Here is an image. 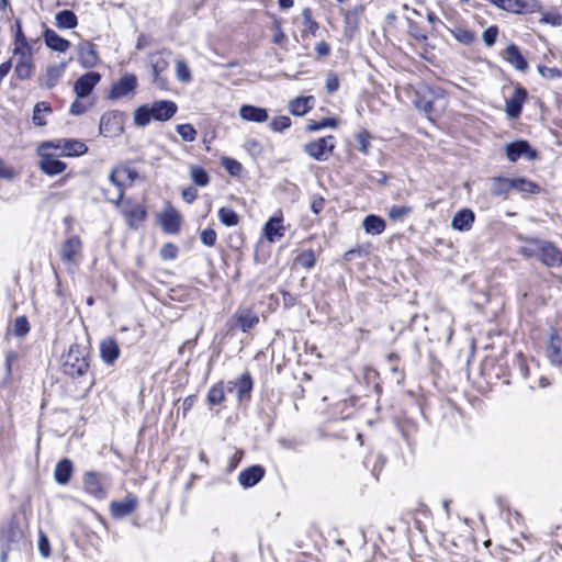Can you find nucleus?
I'll return each mask as SVG.
<instances>
[{
  "label": "nucleus",
  "instance_id": "nucleus-1",
  "mask_svg": "<svg viewBox=\"0 0 562 562\" xmlns=\"http://www.w3.org/2000/svg\"><path fill=\"white\" fill-rule=\"evenodd\" d=\"M63 371L71 378H80L87 374L90 364L88 361V350L78 344L69 347L67 353L63 356Z\"/></svg>",
  "mask_w": 562,
  "mask_h": 562
},
{
  "label": "nucleus",
  "instance_id": "nucleus-2",
  "mask_svg": "<svg viewBox=\"0 0 562 562\" xmlns=\"http://www.w3.org/2000/svg\"><path fill=\"white\" fill-rule=\"evenodd\" d=\"M335 137L331 135L321 137L305 144V153L317 161H326L335 148Z\"/></svg>",
  "mask_w": 562,
  "mask_h": 562
},
{
  "label": "nucleus",
  "instance_id": "nucleus-3",
  "mask_svg": "<svg viewBox=\"0 0 562 562\" xmlns=\"http://www.w3.org/2000/svg\"><path fill=\"white\" fill-rule=\"evenodd\" d=\"M124 178L132 180L131 171L127 169L115 168L110 173L109 180L115 187V193L109 194V189H103V195L106 201L119 204L124 196Z\"/></svg>",
  "mask_w": 562,
  "mask_h": 562
},
{
  "label": "nucleus",
  "instance_id": "nucleus-4",
  "mask_svg": "<svg viewBox=\"0 0 562 562\" xmlns=\"http://www.w3.org/2000/svg\"><path fill=\"white\" fill-rule=\"evenodd\" d=\"M506 157L510 162H516L520 158H525L529 161L537 159L538 153L531 148L527 140L520 139L515 140L506 145L505 148Z\"/></svg>",
  "mask_w": 562,
  "mask_h": 562
},
{
  "label": "nucleus",
  "instance_id": "nucleus-5",
  "mask_svg": "<svg viewBox=\"0 0 562 562\" xmlns=\"http://www.w3.org/2000/svg\"><path fill=\"white\" fill-rule=\"evenodd\" d=\"M170 53L156 52L149 55V64L153 69L154 83L160 89L166 88L167 80L161 76L169 67Z\"/></svg>",
  "mask_w": 562,
  "mask_h": 562
},
{
  "label": "nucleus",
  "instance_id": "nucleus-6",
  "mask_svg": "<svg viewBox=\"0 0 562 562\" xmlns=\"http://www.w3.org/2000/svg\"><path fill=\"white\" fill-rule=\"evenodd\" d=\"M494 5L510 13L535 12L539 8L537 0H496Z\"/></svg>",
  "mask_w": 562,
  "mask_h": 562
},
{
  "label": "nucleus",
  "instance_id": "nucleus-7",
  "mask_svg": "<svg viewBox=\"0 0 562 562\" xmlns=\"http://www.w3.org/2000/svg\"><path fill=\"white\" fill-rule=\"evenodd\" d=\"M538 259L547 267L562 265V251L552 243L541 240Z\"/></svg>",
  "mask_w": 562,
  "mask_h": 562
},
{
  "label": "nucleus",
  "instance_id": "nucleus-8",
  "mask_svg": "<svg viewBox=\"0 0 562 562\" xmlns=\"http://www.w3.org/2000/svg\"><path fill=\"white\" fill-rule=\"evenodd\" d=\"M101 75L95 71L86 72L80 76L74 86V91L78 99L88 97L94 87L99 83Z\"/></svg>",
  "mask_w": 562,
  "mask_h": 562
},
{
  "label": "nucleus",
  "instance_id": "nucleus-9",
  "mask_svg": "<svg viewBox=\"0 0 562 562\" xmlns=\"http://www.w3.org/2000/svg\"><path fill=\"white\" fill-rule=\"evenodd\" d=\"M159 223L165 233L176 234L180 229L181 216L176 209L168 204L159 215Z\"/></svg>",
  "mask_w": 562,
  "mask_h": 562
},
{
  "label": "nucleus",
  "instance_id": "nucleus-10",
  "mask_svg": "<svg viewBox=\"0 0 562 562\" xmlns=\"http://www.w3.org/2000/svg\"><path fill=\"white\" fill-rule=\"evenodd\" d=\"M78 60L83 68H93L99 61L97 47L89 41H82L77 45Z\"/></svg>",
  "mask_w": 562,
  "mask_h": 562
},
{
  "label": "nucleus",
  "instance_id": "nucleus-11",
  "mask_svg": "<svg viewBox=\"0 0 562 562\" xmlns=\"http://www.w3.org/2000/svg\"><path fill=\"white\" fill-rule=\"evenodd\" d=\"M66 164L59 160L55 155L40 153L38 168L47 176H57L66 170Z\"/></svg>",
  "mask_w": 562,
  "mask_h": 562
},
{
  "label": "nucleus",
  "instance_id": "nucleus-12",
  "mask_svg": "<svg viewBox=\"0 0 562 562\" xmlns=\"http://www.w3.org/2000/svg\"><path fill=\"white\" fill-rule=\"evenodd\" d=\"M82 252V243L78 236H71L65 240L60 249V258L66 263H74Z\"/></svg>",
  "mask_w": 562,
  "mask_h": 562
},
{
  "label": "nucleus",
  "instance_id": "nucleus-13",
  "mask_svg": "<svg viewBox=\"0 0 562 562\" xmlns=\"http://www.w3.org/2000/svg\"><path fill=\"white\" fill-rule=\"evenodd\" d=\"M138 506V499L133 494H127L122 501H114L110 505V512L114 518H123L131 515Z\"/></svg>",
  "mask_w": 562,
  "mask_h": 562
},
{
  "label": "nucleus",
  "instance_id": "nucleus-14",
  "mask_svg": "<svg viewBox=\"0 0 562 562\" xmlns=\"http://www.w3.org/2000/svg\"><path fill=\"white\" fill-rule=\"evenodd\" d=\"M83 488L97 499L106 497V490L103 487L101 476L93 471L86 472L83 475Z\"/></svg>",
  "mask_w": 562,
  "mask_h": 562
},
{
  "label": "nucleus",
  "instance_id": "nucleus-15",
  "mask_svg": "<svg viewBox=\"0 0 562 562\" xmlns=\"http://www.w3.org/2000/svg\"><path fill=\"white\" fill-rule=\"evenodd\" d=\"M154 120L156 121H168L170 120L178 110L177 104L169 100H159L149 104Z\"/></svg>",
  "mask_w": 562,
  "mask_h": 562
},
{
  "label": "nucleus",
  "instance_id": "nucleus-16",
  "mask_svg": "<svg viewBox=\"0 0 562 562\" xmlns=\"http://www.w3.org/2000/svg\"><path fill=\"white\" fill-rule=\"evenodd\" d=\"M527 94V90L524 87L518 86L515 88L513 95L506 100V113L509 117L516 119L520 115Z\"/></svg>",
  "mask_w": 562,
  "mask_h": 562
},
{
  "label": "nucleus",
  "instance_id": "nucleus-17",
  "mask_svg": "<svg viewBox=\"0 0 562 562\" xmlns=\"http://www.w3.org/2000/svg\"><path fill=\"white\" fill-rule=\"evenodd\" d=\"M13 54L20 56V60L15 65L14 69L18 78L21 80L29 79L32 76L34 69L30 53L16 46L13 50Z\"/></svg>",
  "mask_w": 562,
  "mask_h": 562
},
{
  "label": "nucleus",
  "instance_id": "nucleus-18",
  "mask_svg": "<svg viewBox=\"0 0 562 562\" xmlns=\"http://www.w3.org/2000/svg\"><path fill=\"white\" fill-rule=\"evenodd\" d=\"M137 87V78L133 74H125L121 79L112 86L110 97L119 99L133 92Z\"/></svg>",
  "mask_w": 562,
  "mask_h": 562
},
{
  "label": "nucleus",
  "instance_id": "nucleus-19",
  "mask_svg": "<svg viewBox=\"0 0 562 562\" xmlns=\"http://www.w3.org/2000/svg\"><path fill=\"white\" fill-rule=\"evenodd\" d=\"M254 382L248 372L241 374L235 381L228 382V391H232L233 387L236 389L237 398L239 402L245 400H249L250 392L252 390Z\"/></svg>",
  "mask_w": 562,
  "mask_h": 562
},
{
  "label": "nucleus",
  "instance_id": "nucleus-20",
  "mask_svg": "<svg viewBox=\"0 0 562 562\" xmlns=\"http://www.w3.org/2000/svg\"><path fill=\"white\" fill-rule=\"evenodd\" d=\"M265 473L266 471L261 465H251L239 473L238 483L244 488L252 487L263 479Z\"/></svg>",
  "mask_w": 562,
  "mask_h": 562
},
{
  "label": "nucleus",
  "instance_id": "nucleus-21",
  "mask_svg": "<svg viewBox=\"0 0 562 562\" xmlns=\"http://www.w3.org/2000/svg\"><path fill=\"white\" fill-rule=\"evenodd\" d=\"M561 349H562V339L555 331H553L550 335V338H549V341L547 345V356L553 366H558V367L562 366Z\"/></svg>",
  "mask_w": 562,
  "mask_h": 562
},
{
  "label": "nucleus",
  "instance_id": "nucleus-22",
  "mask_svg": "<svg viewBox=\"0 0 562 562\" xmlns=\"http://www.w3.org/2000/svg\"><path fill=\"white\" fill-rule=\"evenodd\" d=\"M475 215L472 210L463 209L457 212L452 218L451 226L456 231L468 232L472 228Z\"/></svg>",
  "mask_w": 562,
  "mask_h": 562
},
{
  "label": "nucleus",
  "instance_id": "nucleus-23",
  "mask_svg": "<svg viewBox=\"0 0 562 562\" xmlns=\"http://www.w3.org/2000/svg\"><path fill=\"white\" fill-rule=\"evenodd\" d=\"M504 58L519 71L524 72L528 69V61L515 44H510L506 47Z\"/></svg>",
  "mask_w": 562,
  "mask_h": 562
},
{
  "label": "nucleus",
  "instance_id": "nucleus-24",
  "mask_svg": "<svg viewBox=\"0 0 562 562\" xmlns=\"http://www.w3.org/2000/svg\"><path fill=\"white\" fill-rule=\"evenodd\" d=\"M239 116L247 122L261 123L268 120V111L263 108L245 104L239 109Z\"/></svg>",
  "mask_w": 562,
  "mask_h": 562
},
{
  "label": "nucleus",
  "instance_id": "nucleus-25",
  "mask_svg": "<svg viewBox=\"0 0 562 562\" xmlns=\"http://www.w3.org/2000/svg\"><path fill=\"white\" fill-rule=\"evenodd\" d=\"M65 64L48 67L45 74L38 78L40 86L47 89L54 88L59 81L63 72L65 71Z\"/></svg>",
  "mask_w": 562,
  "mask_h": 562
},
{
  "label": "nucleus",
  "instance_id": "nucleus-26",
  "mask_svg": "<svg viewBox=\"0 0 562 562\" xmlns=\"http://www.w3.org/2000/svg\"><path fill=\"white\" fill-rule=\"evenodd\" d=\"M45 44L53 50L64 53L70 47V42L59 36L55 31L45 29L44 31Z\"/></svg>",
  "mask_w": 562,
  "mask_h": 562
},
{
  "label": "nucleus",
  "instance_id": "nucleus-27",
  "mask_svg": "<svg viewBox=\"0 0 562 562\" xmlns=\"http://www.w3.org/2000/svg\"><path fill=\"white\" fill-rule=\"evenodd\" d=\"M74 472V464L70 459H61L55 467L54 477L60 485H66Z\"/></svg>",
  "mask_w": 562,
  "mask_h": 562
},
{
  "label": "nucleus",
  "instance_id": "nucleus-28",
  "mask_svg": "<svg viewBox=\"0 0 562 562\" xmlns=\"http://www.w3.org/2000/svg\"><path fill=\"white\" fill-rule=\"evenodd\" d=\"M236 321L240 329L247 333L259 323V317L249 308H239L236 312Z\"/></svg>",
  "mask_w": 562,
  "mask_h": 562
},
{
  "label": "nucleus",
  "instance_id": "nucleus-29",
  "mask_svg": "<svg viewBox=\"0 0 562 562\" xmlns=\"http://www.w3.org/2000/svg\"><path fill=\"white\" fill-rule=\"evenodd\" d=\"M100 353L105 363L112 364L120 356V348L114 339L108 338L101 341Z\"/></svg>",
  "mask_w": 562,
  "mask_h": 562
},
{
  "label": "nucleus",
  "instance_id": "nucleus-30",
  "mask_svg": "<svg viewBox=\"0 0 562 562\" xmlns=\"http://www.w3.org/2000/svg\"><path fill=\"white\" fill-rule=\"evenodd\" d=\"M123 213L132 228H137L147 215L146 210L140 204H133L130 209H125Z\"/></svg>",
  "mask_w": 562,
  "mask_h": 562
},
{
  "label": "nucleus",
  "instance_id": "nucleus-31",
  "mask_svg": "<svg viewBox=\"0 0 562 562\" xmlns=\"http://www.w3.org/2000/svg\"><path fill=\"white\" fill-rule=\"evenodd\" d=\"M314 103V97H297L290 101L289 111L291 114L296 116H302L306 114L312 108Z\"/></svg>",
  "mask_w": 562,
  "mask_h": 562
},
{
  "label": "nucleus",
  "instance_id": "nucleus-32",
  "mask_svg": "<svg viewBox=\"0 0 562 562\" xmlns=\"http://www.w3.org/2000/svg\"><path fill=\"white\" fill-rule=\"evenodd\" d=\"M284 235L281 217H271L265 225V236L270 243L279 240Z\"/></svg>",
  "mask_w": 562,
  "mask_h": 562
},
{
  "label": "nucleus",
  "instance_id": "nucleus-33",
  "mask_svg": "<svg viewBox=\"0 0 562 562\" xmlns=\"http://www.w3.org/2000/svg\"><path fill=\"white\" fill-rule=\"evenodd\" d=\"M513 190V178L494 177L491 179V192L495 196H506Z\"/></svg>",
  "mask_w": 562,
  "mask_h": 562
},
{
  "label": "nucleus",
  "instance_id": "nucleus-34",
  "mask_svg": "<svg viewBox=\"0 0 562 562\" xmlns=\"http://www.w3.org/2000/svg\"><path fill=\"white\" fill-rule=\"evenodd\" d=\"M513 190L522 194H539L541 188L538 183L527 178L517 177L513 178Z\"/></svg>",
  "mask_w": 562,
  "mask_h": 562
},
{
  "label": "nucleus",
  "instance_id": "nucleus-35",
  "mask_svg": "<svg viewBox=\"0 0 562 562\" xmlns=\"http://www.w3.org/2000/svg\"><path fill=\"white\" fill-rule=\"evenodd\" d=\"M362 225H363L366 233L371 234V235L382 234L386 226L385 221L382 217L373 215V214L366 216Z\"/></svg>",
  "mask_w": 562,
  "mask_h": 562
},
{
  "label": "nucleus",
  "instance_id": "nucleus-36",
  "mask_svg": "<svg viewBox=\"0 0 562 562\" xmlns=\"http://www.w3.org/2000/svg\"><path fill=\"white\" fill-rule=\"evenodd\" d=\"M56 26L58 29L70 30L77 26L78 20L71 10H61L55 15Z\"/></svg>",
  "mask_w": 562,
  "mask_h": 562
},
{
  "label": "nucleus",
  "instance_id": "nucleus-37",
  "mask_svg": "<svg viewBox=\"0 0 562 562\" xmlns=\"http://www.w3.org/2000/svg\"><path fill=\"white\" fill-rule=\"evenodd\" d=\"M88 151V146L77 139H64L63 153L68 157L81 156Z\"/></svg>",
  "mask_w": 562,
  "mask_h": 562
},
{
  "label": "nucleus",
  "instance_id": "nucleus-38",
  "mask_svg": "<svg viewBox=\"0 0 562 562\" xmlns=\"http://www.w3.org/2000/svg\"><path fill=\"white\" fill-rule=\"evenodd\" d=\"M302 18H303V35L311 34L313 36L316 35V32L318 31L319 26L318 23L313 20L312 16V10L310 8H305L302 11Z\"/></svg>",
  "mask_w": 562,
  "mask_h": 562
},
{
  "label": "nucleus",
  "instance_id": "nucleus-39",
  "mask_svg": "<svg viewBox=\"0 0 562 562\" xmlns=\"http://www.w3.org/2000/svg\"><path fill=\"white\" fill-rule=\"evenodd\" d=\"M151 120H154V117L149 104L142 105L135 110L134 121L136 125L144 127L148 125Z\"/></svg>",
  "mask_w": 562,
  "mask_h": 562
},
{
  "label": "nucleus",
  "instance_id": "nucleus-40",
  "mask_svg": "<svg viewBox=\"0 0 562 562\" xmlns=\"http://www.w3.org/2000/svg\"><path fill=\"white\" fill-rule=\"evenodd\" d=\"M117 125V116L114 113H105L101 116L100 120V131L102 134L106 135L108 133H112L114 131H119L120 126L114 128V125Z\"/></svg>",
  "mask_w": 562,
  "mask_h": 562
},
{
  "label": "nucleus",
  "instance_id": "nucleus-41",
  "mask_svg": "<svg viewBox=\"0 0 562 562\" xmlns=\"http://www.w3.org/2000/svg\"><path fill=\"white\" fill-rule=\"evenodd\" d=\"M225 401V391H224V384L217 383L214 384L207 393V403L210 405H220Z\"/></svg>",
  "mask_w": 562,
  "mask_h": 562
},
{
  "label": "nucleus",
  "instance_id": "nucleus-42",
  "mask_svg": "<svg viewBox=\"0 0 562 562\" xmlns=\"http://www.w3.org/2000/svg\"><path fill=\"white\" fill-rule=\"evenodd\" d=\"M218 218L225 226H235L239 223L238 214L232 207L227 206L220 209Z\"/></svg>",
  "mask_w": 562,
  "mask_h": 562
},
{
  "label": "nucleus",
  "instance_id": "nucleus-43",
  "mask_svg": "<svg viewBox=\"0 0 562 562\" xmlns=\"http://www.w3.org/2000/svg\"><path fill=\"white\" fill-rule=\"evenodd\" d=\"M450 32L459 43L464 45H471L475 40L474 32L464 27H456Z\"/></svg>",
  "mask_w": 562,
  "mask_h": 562
},
{
  "label": "nucleus",
  "instance_id": "nucleus-44",
  "mask_svg": "<svg viewBox=\"0 0 562 562\" xmlns=\"http://www.w3.org/2000/svg\"><path fill=\"white\" fill-rule=\"evenodd\" d=\"M52 111L50 106L47 105L45 102H38L35 104L33 110V123L36 126H44L46 125V121L43 116V112L49 113Z\"/></svg>",
  "mask_w": 562,
  "mask_h": 562
},
{
  "label": "nucleus",
  "instance_id": "nucleus-45",
  "mask_svg": "<svg viewBox=\"0 0 562 562\" xmlns=\"http://www.w3.org/2000/svg\"><path fill=\"white\" fill-rule=\"evenodd\" d=\"M190 177H191L192 181L196 186H200V187L207 186V183L210 181V177H209L207 172L202 167H199V166H193L191 168Z\"/></svg>",
  "mask_w": 562,
  "mask_h": 562
},
{
  "label": "nucleus",
  "instance_id": "nucleus-46",
  "mask_svg": "<svg viewBox=\"0 0 562 562\" xmlns=\"http://www.w3.org/2000/svg\"><path fill=\"white\" fill-rule=\"evenodd\" d=\"M295 261L305 269H312L315 266L316 258L312 249H306L296 256Z\"/></svg>",
  "mask_w": 562,
  "mask_h": 562
},
{
  "label": "nucleus",
  "instance_id": "nucleus-47",
  "mask_svg": "<svg viewBox=\"0 0 562 562\" xmlns=\"http://www.w3.org/2000/svg\"><path fill=\"white\" fill-rule=\"evenodd\" d=\"M176 76L181 82H190L191 70L183 59H178L176 63Z\"/></svg>",
  "mask_w": 562,
  "mask_h": 562
},
{
  "label": "nucleus",
  "instance_id": "nucleus-48",
  "mask_svg": "<svg viewBox=\"0 0 562 562\" xmlns=\"http://www.w3.org/2000/svg\"><path fill=\"white\" fill-rule=\"evenodd\" d=\"M221 165L232 176H239L241 173L243 166L236 159H233L229 157H223Z\"/></svg>",
  "mask_w": 562,
  "mask_h": 562
},
{
  "label": "nucleus",
  "instance_id": "nucleus-49",
  "mask_svg": "<svg viewBox=\"0 0 562 562\" xmlns=\"http://www.w3.org/2000/svg\"><path fill=\"white\" fill-rule=\"evenodd\" d=\"M412 213V207L406 205H393L389 210V216L392 221H402Z\"/></svg>",
  "mask_w": 562,
  "mask_h": 562
},
{
  "label": "nucleus",
  "instance_id": "nucleus-50",
  "mask_svg": "<svg viewBox=\"0 0 562 562\" xmlns=\"http://www.w3.org/2000/svg\"><path fill=\"white\" fill-rule=\"evenodd\" d=\"M177 132L181 136V138L186 142H193L196 137V131L189 123L179 124L177 126Z\"/></svg>",
  "mask_w": 562,
  "mask_h": 562
},
{
  "label": "nucleus",
  "instance_id": "nucleus-51",
  "mask_svg": "<svg viewBox=\"0 0 562 562\" xmlns=\"http://www.w3.org/2000/svg\"><path fill=\"white\" fill-rule=\"evenodd\" d=\"M336 126H337L336 120L331 119V117H327V119H323L319 122H317V121H310L306 130L310 131V132H315V131L323 130L325 127H336Z\"/></svg>",
  "mask_w": 562,
  "mask_h": 562
},
{
  "label": "nucleus",
  "instance_id": "nucleus-52",
  "mask_svg": "<svg viewBox=\"0 0 562 562\" xmlns=\"http://www.w3.org/2000/svg\"><path fill=\"white\" fill-rule=\"evenodd\" d=\"M15 35H14V42H15V47L19 46L21 48H23L24 50H30V45H29V42L22 31V26H21V21L20 20H16L15 21Z\"/></svg>",
  "mask_w": 562,
  "mask_h": 562
},
{
  "label": "nucleus",
  "instance_id": "nucleus-53",
  "mask_svg": "<svg viewBox=\"0 0 562 562\" xmlns=\"http://www.w3.org/2000/svg\"><path fill=\"white\" fill-rule=\"evenodd\" d=\"M370 138L371 135L368 131H362L356 135V140L358 144V149L363 153L364 155L369 154L370 148Z\"/></svg>",
  "mask_w": 562,
  "mask_h": 562
},
{
  "label": "nucleus",
  "instance_id": "nucleus-54",
  "mask_svg": "<svg viewBox=\"0 0 562 562\" xmlns=\"http://www.w3.org/2000/svg\"><path fill=\"white\" fill-rule=\"evenodd\" d=\"M269 126L274 132H283L291 126V119L284 115L277 116L270 122Z\"/></svg>",
  "mask_w": 562,
  "mask_h": 562
},
{
  "label": "nucleus",
  "instance_id": "nucleus-55",
  "mask_svg": "<svg viewBox=\"0 0 562 562\" xmlns=\"http://www.w3.org/2000/svg\"><path fill=\"white\" fill-rule=\"evenodd\" d=\"M30 331V324L25 316H19L14 321V335L23 337Z\"/></svg>",
  "mask_w": 562,
  "mask_h": 562
},
{
  "label": "nucleus",
  "instance_id": "nucleus-56",
  "mask_svg": "<svg viewBox=\"0 0 562 562\" xmlns=\"http://www.w3.org/2000/svg\"><path fill=\"white\" fill-rule=\"evenodd\" d=\"M540 239L528 240L527 246L522 247L520 252L526 257H539Z\"/></svg>",
  "mask_w": 562,
  "mask_h": 562
},
{
  "label": "nucleus",
  "instance_id": "nucleus-57",
  "mask_svg": "<svg viewBox=\"0 0 562 562\" xmlns=\"http://www.w3.org/2000/svg\"><path fill=\"white\" fill-rule=\"evenodd\" d=\"M408 33L418 42H425L427 40L426 33L419 27V25L413 20L408 19Z\"/></svg>",
  "mask_w": 562,
  "mask_h": 562
},
{
  "label": "nucleus",
  "instance_id": "nucleus-58",
  "mask_svg": "<svg viewBox=\"0 0 562 562\" xmlns=\"http://www.w3.org/2000/svg\"><path fill=\"white\" fill-rule=\"evenodd\" d=\"M538 71L546 79H555L562 77V70L555 67L538 66Z\"/></svg>",
  "mask_w": 562,
  "mask_h": 562
},
{
  "label": "nucleus",
  "instance_id": "nucleus-59",
  "mask_svg": "<svg viewBox=\"0 0 562 562\" xmlns=\"http://www.w3.org/2000/svg\"><path fill=\"white\" fill-rule=\"evenodd\" d=\"M200 238H201V241L205 246L213 247L215 245V243H216L217 235H216V232L214 229L206 228V229L201 232Z\"/></svg>",
  "mask_w": 562,
  "mask_h": 562
},
{
  "label": "nucleus",
  "instance_id": "nucleus-60",
  "mask_svg": "<svg viewBox=\"0 0 562 562\" xmlns=\"http://www.w3.org/2000/svg\"><path fill=\"white\" fill-rule=\"evenodd\" d=\"M38 551L43 558H48L50 555V543L43 531L40 532L38 537Z\"/></svg>",
  "mask_w": 562,
  "mask_h": 562
},
{
  "label": "nucleus",
  "instance_id": "nucleus-61",
  "mask_svg": "<svg viewBox=\"0 0 562 562\" xmlns=\"http://www.w3.org/2000/svg\"><path fill=\"white\" fill-rule=\"evenodd\" d=\"M177 255H178V247L171 243L166 244L160 250V256L165 260L175 259V258H177Z\"/></svg>",
  "mask_w": 562,
  "mask_h": 562
},
{
  "label": "nucleus",
  "instance_id": "nucleus-62",
  "mask_svg": "<svg viewBox=\"0 0 562 562\" xmlns=\"http://www.w3.org/2000/svg\"><path fill=\"white\" fill-rule=\"evenodd\" d=\"M498 34L497 26H490L483 32V41L486 46H493L495 44L496 37Z\"/></svg>",
  "mask_w": 562,
  "mask_h": 562
},
{
  "label": "nucleus",
  "instance_id": "nucleus-63",
  "mask_svg": "<svg viewBox=\"0 0 562 562\" xmlns=\"http://www.w3.org/2000/svg\"><path fill=\"white\" fill-rule=\"evenodd\" d=\"M339 88V80L335 74H329L326 79V90L328 93H334Z\"/></svg>",
  "mask_w": 562,
  "mask_h": 562
},
{
  "label": "nucleus",
  "instance_id": "nucleus-64",
  "mask_svg": "<svg viewBox=\"0 0 562 562\" xmlns=\"http://www.w3.org/2000/svg\"><path fill=\"white\" fill-rule=\"evenodd\" d=\"M198 198V190L193 187H188L182 190V199L191 204Z\"/></svg>",
  "mask_w": 562,
  "mask_h": 562
}]
</instances>
